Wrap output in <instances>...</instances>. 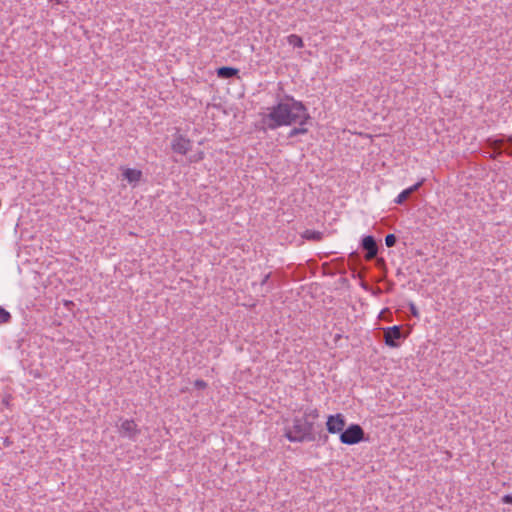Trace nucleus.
I'll use <instances>...</instances> for the list:
<instances>
[{"instance_id": "nucleus-1", "label": "nucleus", "mask_w": 512, "mask_h": 512, "mask_svg": "<svg viewBox=\"0 0 512 512\" xmlns=\"http://www.w3.org/2000/svg\"><path fill=\"white\" fill-rule=\"evenodd\" d=\"M310 121L311 116L303 102L286 95L283 100L268 108L260 123L263 130H275L282 126L307 124Z\"/></svg>"}, {"instance_id": "nucleus-2", "label": "nucleus", "mask_w": 512, "mask_h": 512, "mask_svg": "<svg viewBox=\"0 0 512 512\" xmlns=\"http://www.w3.org/2000/svg\"><path fill=\"white\" fill-rule=\"evenodd\" d=\"M285 437L290 442L302 443L305 441L313 442L317 439L316 434L305 433L301 417H294L292 426L286 428Z\"/></svg>"}, {"instance_id": "nucleus-3", "label": "nucleus", "mask_w": 512, "mask_h": 512, "mask_svg": "<svg viewBox=\"0 0 512 512\" xmlns=\"http://www.w3.org/2000/svg\"><path fill=\"white\" fill-rule=\"evenodd\" d=\"M364 430L359 424H351L340 434V441L346 445H354L364 440Z\"/></svg>"}, {"instance_id": "nucleus-4", "label": "nucleus", "mask_w": 512, "mask_h": 512, "mask_svg": "<svg viewBox=\"0 0 512 512\" xmlns=\"http://www.w3.org/2000/svg\"><path fill=\"white\" fill-rule=\"evenodd\" d=\"M383 332L384 343L391 348L399 347L400 341L405 338L402 333V327L400 325L384 328Z\"/></svg>"}, {"instance_id": "nucleus-5", "label": "nucleus", "mask_w": 512, "mask_h": 512, "mask_svg": "<svg viewBox=\"0 0 512 512\" xmlns=\"http://www.w3.org/2000/svg\"><path fill=\"white\" fill-rule=\"evenodd\" d=\"M346 426V419L343 414L329 415L326 421V429L330 434L342 433Z\"/></svg>"}, {"instance_id": "nucleus-6", "label": "nucleus", "mask_w": 512, "mask_h": 512, "mask_svg": "<svg viewBox=\"0 0 512 512\" xmlns=\"http://www.w3.org/2000/svg\"><path fill=\"white\" fill-rule=\"evenodd\" d=\"M119 434L121 437L135 441L140 434V429L133 419H126L119 427Z\"/></svg>"}, {"instance_id": "nucleus-7", "label": "nucleus", "mask_w": 512, "mask_h": 512, "mask_svg": "<svg viewBox=\"0 0 512 512\" xmlns=\"http://www.w3.org/2000/svg\"><path fill=\"white\" fill-rule=\"evenodd\" d=\"M191 148L192 142L190 139H188L182 134L174 135V138L171 143V149L173 150L174 153L186 155L188 151L191 150Z\"/></svg>"}, {"instance_id": "nucleus-8", "label": "nucleus", "mask_w": 512, "mask_h": 512, "mask_svg": "<svg viewBox=\"0 0 512 512\" xmlns=\"http://www.w3.org/2000/svg\"><path fill=\"white\" fill-rule=\"evenodd\" d=\"M361 246L366 251V259L371 260L376 257L378 253V245L372 235L363 237Z\"/></svg>"}, {"instance_id": "nucleus-9", "label": "nucleus", "mask_w": 512, "mask_h": 512, "mask_svg": "<svg viewBox=\"0 0 512 512\" xmlns=\"http://www.w3.org/2000/svg\"><path fill=\"white\" fill-rule=\"evenodd\" d=\"M424 183V179L420 180L413 186L404 189L395 199L396 204H403L415 191H417Z\"/></svg>"}, {"instance_id": "nucleus-10", "label": "nucleus", "mask_w": 512, "mask_h": 512, "mask_svg": "<svg viewBox=\"0 0 512 512\" xmlns=\"http://www.w3.org/2000/svg\"><path fill=\"white\" fill-rule=\"evenodd\" d=\"M122 175L130 184H136L142 178V171L133 168H126L123 170Z\"/></svg>"}, {"instance_id": "nucleus-11", "label": "nucleus", "mask_w": 512, "mask_h": 512, "mask_svg": "<svg viewBox=\"0 0 512 512\" xmlns=\"http://www.w3.org/2000/svg\"><path fill=\"white\" fill-rule=\"evenodd\" d=\"M490 147L493 150V154L490 155L491 158L496 159L502 153H505L504 146H505V139H494L489 140Z\"/></svg>"}, {"instance_id": "nucleus-12", "label": "nucleus", "mask_w": 512, "mask_h": 512, "mask_svg": "<svg viewBox=\"0 0 512 512\" xmlns=\"http://www.w3.org/2000/svg\"><path fill=\"white\" fill-rule=\"evenodd\" d=\"M217 76L221 79H230L238 76L239 69L229 66H222L216 70Z\"/></svg>"}, {"instance_id": "nucleus-13", "label": "nucleus", "mask_w": 512, "mask_h": 512, "mask_svg": "<svg viewBox=\"0 0 512 512\" xmlns=\"http://www.w3.org/2000/svg\"><path fill=\"white\" fill-rule=\"evenodd\" d=\"M323 236L324 234L322 232L309 229L302 234V237L304 239L315 242L321 241L323 239Z\"/></svg>"}, {"instance_id": "nucleus-14", "label": "nucleus", "mask_w": 512, "mask_h": 512, "mask_svg": "<svg viewBox=\"0 0 512 512\" xmlns=\"http://www.w3.org/2000/svg\"><path fill=\"white\" fill-rule=\"evenodd\" d=\"M287 42L293 47L302 48L304 46L303 40L296 34H291L287 37Z\"/></svg>"}, {"instance_id": "nucleus-15", "label": "nucleus", "mask_w": 512, "mask_h": 512, "mask_svg": "<svg viewBox=\"0 0 512 512\" xmlns=\"http://www.w3.org/2000/svg\"><path fill=\"white\" fill-rule=\"evenodd\" d=\"M12 320V315L5 308L0 306V325L10 323Z\"/></svg>"}, {"instance_id": "nucleus-16", "label": "nucleus", "mask_w": 512, "mask_h": 512, "mask_svg": "<svg viewBox=\"0 0 512 512\" xmlns=\"http://www.w3.org/2000/svg\"><path fill=\"white\" fill-rule=\"evenodd\" d=\"M303 417L315 420L319 417V410L317 408H306Z\"/></svg>"}, {"instance_id": "nucleus-17", "label": "nucleus", "mask_w": 512, "mask_h": 512, "mask_svg": "<svg viewBox=\"0 0 512 512\" xmlns=\"http://www.w3.org/2000/svg\"><path fill=\"white\" fill-rule=\"evenodd\" d=\"M301 419H302L303 427L305 429V433L315 434V432H314V422L311 421L310 419L305 418V417H301Z\"/></svg>"}, {"instance_id": "nucleus-18", "label": "nucleus", "mask_w": 512, "mask_h": 512, "mask_svg": "<svg viewBox=\"0 0 512 512\" xmlns=\"http://www.w3.org/2000/svg\"><path fill=\"white\" fill-rule=\"evenodd\" d=\"M397 242V237L394 234H388L385 237V244L387 247H393L395 246Z\"/></svg>"}, {"instance_id": "nucleus-19", "label": "nucleus", "mask_w": 512, "mask_h": 512, "mask_svg": "<svg viewBox=\"0 0 512 512\" xmlns=\"http://www.w3.org/2000/svg\"><path fill=\"white\" fill-rule=\"evenodd\" d=\"M504 151L507 155L512 156V137L505 140Z\"/></svg>"}, {"instance_id": "nucleus-20", "label": "nucleus", "mask_w": 512, "mask_h": 512, "mask_svg": "<svg viewBox=\"0 0 512 512\" xmlns=\"http://www.w3.org/2000/svg\"><path fill=\"white\" fill-rule=\"evenodd\" d=\"M194 386L197 389H205L207 387V383L202 379H197L194 382Z\"/></svg>"}, {"instance_id": "nucleus-21", "label": "nucleus", "mask_w": 512, "mask_h": 512, "mask_svg": "<svg viewBox=\"0 0 512 512\" xmlns=\"http://www.w3.org/2000/svg\"><path fill=\"white\" fill-rule=\"evenodd\" d=\"M409 310L414 317H419V311L413 302L409 303Z\"/></svg>"}, {"instance_id": "nucleus-22", "label": "nucleus", "mask_w": 512, "mask_h": 512, "mask_svg": "<svg viewBox=\"0 0 512 512\" xmlns=\"http://www.w3.org/2000/svg\"><path fill=\"white\" fill-rule=\"evenodd\" d=\"M298 125H299L297 127L298 135H303V134H306L308 132V129L305 127L306 124H298Z\"/></svg>"}, {"instance_id": "nucleus-23", "label": "nucleus", "mask_w": 512, "mask_h": 512, "mask_svg": "<svg viewBox=\"0 0 512 512\" xmlns=\"http://www.w3.org/2000/svg\"><path fill=\"white\" fill-rule=\"evenodd\" d=\"M502 502L505 504H512V495L506 494L502 497Z\"/></svg>"}, {"instance_id": "nucleus-24", "label": "nucleus", "mask_w": 512, "mask_h": 512, "mask_svg": "<svg viewBox=\"0 0 512 512\" xmlns=\"http://www.w3.org/2000/svg\"><path fill=\"white\" fill-rule=\"evenodd\" d=\"M270 276H271V273H268V274H266V275L262 278V280H261V282H260V286H261V287H263L264 285H266V284H267V282H268V280H269Z\"/></svg>"}, {"instance_id": "nucleus-25", "label": "nucleus", "mask_w": 512, "mask_h": 512, "mask_svg": "<svg viewBox=\"0 0 512 512\" xmlns=\"http://www.w3.org/2000/svg\"><path fill=\"white\" fill-rule=\"evenodd\" d=\"M298 136V132H297V127H294L293 129L290 130V132L288 133V138H294Z\"/></svg>"}, {"instance_id": "nucleus-26", "label": "nucleus", "mask_w": 512, "mask_h": 512, "mask_svg": "<svg viewBox=\"0 0 512 512\" xmlns=\"http://www.w3.org/2000/svg\"><path fill=\"white\" fill-rule=\"evenodd\" d=\"M323 440V442L325 443L327 440H328V436L326 434L322 435V434H319V440Z\"/></svg>"}, {"instance_id": "nucleus-27", "label": "nucleus", "mask_w": 512, "mask_h": 512, "mask_svg": "<svg viewBox=\"0 0 512 512\" xmlns=\"http://www.w3.org/2000/svg\"><path fill=\"white\" fill-rule=\"evenodd\" d=\"M58 3H60V0H56Z\"/></svg>"}]
</instances>
